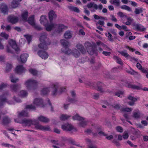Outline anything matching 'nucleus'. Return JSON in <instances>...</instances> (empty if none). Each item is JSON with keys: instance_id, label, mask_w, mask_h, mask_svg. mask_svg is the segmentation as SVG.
I'll use <instances>...</instances> for the list:
<instances>
[{"instance_id": "40", "label": "nucleus", "mask_w": 148, "mask_h": 148, "mask_svg": "<svg viewBox=\"0 0 148 148\" xmlns=\"http://www.w3.org/2000/svg\"><path fill=\"white\" fill-rule=\"evenodd\" d=\"M12 68V66L11 64L8 63L6 64V66L5 69V72L8 73L9 72Z\"/></svg>"}, {"instance_id": "4", "label": "nucleus", "mask_w": 148, "mask_h": 148, "mask_svg": "<svg viewBox=\"0 0 148 148\" xmlns=\"http://www.w3.org/2000/svg\"><path fill=\"white\" fill-rule=\"evenodd\" d=\"M62 128L63 130L66 131H77L76 129L72 125L68 123L62 125Z\"/></svg>"}, {"instance_id": "7", "label": "nucleus", "mask_w": 148, "mask_h": 148, "mask_svg": "<svg viewBox=\"0 0 148 148\" xmlns=\"http://www.w3.org/2000/svg\"><path fill=\"white\" fill-rule=\"evenodd\" d=\"M38 84V82L36 81L31 79L27 80L25 83L26 86L28 88L31 86L36 85Z\"/></svg>"}, {"instance_id": "49", "label": "nucleus", "mask_w": 148, "mask_h": 148, "mask_svg": "<svg viewBox=\"0 0 148 148\" xmlns=\"http://www.w3.org/2000/svg\"><path fill=\"white\" fill-rule=\"evenodd\" d=\"M121 8L122 9L128 11H131V8L129 7L126 5L121 6Z\"/></svg>"}, {"instance_id": "28", "label": "nucleus", "mask_w": 148, "mask_h": 148, "mask_svg": "<svg viewBox=\"0 0 148 148\" xmlns=\"http://www.w3.org/2000/svg\"><path fill=\"white\" fill-rule=\"evenodd\" d=\"M28 22L31 25H34L35 23L34 19V16L32 15L30 17L28 20Z\"/></svg>"}, {"instance_id": "16", "label": "nucleus", "mask_w": 148, "mask_h": 148, "mask_svg": "<svg viewBox=\"0 0 148 148\" xmlns=\"http://www.w3.org/2000/svg\"><path fill=\"white\" fill-rule=\"evenodd\" d=\"M25 69L22 65H18L15 69V72L18 74H21L24 72Z\"/></svg>"}, {"instance_id": "25", "label": "nucleus", "mask_w": 148, "mask_h": 148, "mask_svg": "<svg viewBox=\"0 0 148 148\" xmlns=\"http://www.w3.org/2000/svg\"><path fill=\"white\" fill-rule=\"evenodd\" d=\"M60 42L63 46L65 48L70 46L69 43L68 41L65 40L64 39H62L60 40Z\"/></svg>"}, {"instance_id": "62", "label": "nucleus", "mask_w": 148, "mask_h": 148, "mask_svg": "<svg viewBox=\"0 0 148 148\" xmlns=\"http://www.w3.org/2000/svg\"><path fill=\"white\" fill-rule=\"evenodd\" d=\"M25 36L27 40L28 43H29L32 40L31 36H29L28 35H25Z\"/></svg>"}, {"instance_id": "60", "label": "nucleus", "mask_w": 148, "mask_h": 148, "mask_svg": "<svg viewBox=\"0 0 148 148\" xmlns=\"http://www.w3.org/2000/svg\"><path fill=\"white\" fill-rule=\"evenodd\" d=\"M127 143L129 144L131 147H133L134 148H136L137 147V145H134L132 143V142L130 141L129 140H127Z\"/></svg>"}, {"instance_id": "26", "label": "nucleus", "mask_w": 148, "mask_h": 148, "mask_svg": "<svg viewBox=\"0 0 148 148\" xmlns=\"http://www.w3.org/2000/svg\"><path fill=\"white\" fill-rule=\"evenodd\" d=\"M49 45H47L46 43H44V42H41L38 46L40 48L44 50H46L48 49L47 46Z\"/></svg>"}, {"instance_id": "23", "label": "nucleus", "mask_w": 148, "mask_h": 148, "mask_svg": "<svg viewBox=\"0 0 148 148\" xmlns=\"http://www.w3.org/2000/svg\"><path fill=\"white\" fill-rule=\"evenodd\" d=\"M71 54L74 57L76 58L78 57L80 55L79 52L75 49L73 50Z\"/></svg>"}, {"instance_id": "58", "label": "nucleus", "mask_w": 148, "mask_h": 148, "mask_svg": "<svg viewBox=\"0 0 148 148\" xmlns=\"http://www.w3.org/2000/svg\"><path fill=\"white\" fill-rule=\"evenodd\" d=\"M106 36L108 37V40L110 41H112V35L110 32H108L106 34Z\"/></svg>"}, {"instance_id": "13", "label": "nucleus", "mask_w": 148, "mask_h": 148, "mask_svg": "<svg viewBox=\"0 0 148 148\" xmlns=\"http://www.w3.org/2000/svg\"><path fill=\"white\" fill-rule=\"evenodd\" d=\"M59 86V85L58 83L53 84L51 86V91L53 95H56L58 92H57V88Z\"/></svg>"}, {"instance_id": "59", "label": "nucleus", "mask_w": 148, "mask_h": 148, "mask_svg": "<svg viewBox=\"0 0 148 148\" xmlns=\"http://www.w3.org/2000/svg\"><path fill=\"white\" fill-rule=\"evenodd\" d=\"M34 28L37 30H41L42 28H41L39 25H37L35 23L34 24V25L32 26Z\"/></svg>"}, {"instance_id": "54", "label": "nucleus", "mask_w": 148, "mask_h": 148, "mask_svg": "<svg viewBox=\"0 0 148 148\" xmlns=\"http://www.w3.org/2000/svg\"><path fill=\"white\" fill-rule=\"evenodd\" d=\"M112 106L114 108L118 109L120 108V105L116 103H115L112 105Z\"/></svg>"}, {"instance_id": "36", "label": "nucleus", "mask_w": 148, "mask_h": 148, "mask_svg": "<svg viewBox=\"0 0 148 148\" xmlns=\"http://www.w3.org/2000/svg\"><path fill=\"white\" fill-rule=\"evenodd\" d=\"M73 119L74 120H78L80 121L84 120L83 118L81 117L78 114H76L74 116H73Z\"/></svg>"}, {"instance_id": "63", "label": "nucleus", "mask_w": 148, "mask_h": 148, "mask_svg": "<svg viewBox=\"0 0 148 148\" xmlns=\"http://www.w3.org/2000/svg\"><path fill=\"white\" fill-rule=\"evenodd\" d=\"M35 108V106L32 105H27L26 106V109H34Z\"/></svg>"}, {"instance_id": "14", "label": "nucleus", "mask_w": 148, "mask_h": 148, "mask_svg": "<svg viewBox=\"0 0 148 148\" xmlns=\"http://www.w3.org/2000/svg\"><path fill=\"white\" fill-rule=\"evenodd\" d=\"M33 103L36 106H38L41 107L43 106V101L42 99H35L33 101Z\"/></svg>"}, {"instance_id": "35", "label": "nucleus", "mask_w": 148, "mask_h": 148, "mask_svg": "<svg viewBox=\"0 0 148 148\" xmlns=\"http://www.w3.org/2000/svg\"><path fill=\"white\" fill-rule=\"evenodd\" d=\"M110 2L112 4H114L117 6H119L120 5L119 0H110Z\"/></svg>"}, {"instance_id": "22", "label": "nucleus", "mask_w": 148, "mask_h": 148, "mask_svg": "<svg viewBox=\"0 0 148 148\" xmlns=\"http://www.w3.org/2000/svg\"><path fill=\"white\" fill-rule=\"evenodd\" d=\"M87 6L88 8H94L96 10L98 9V6L93 2H91L88 3Z\"/></svg>"}, {"instance_id": "33", "label": "nucleus", "mask_w": 148, "mask_h": 148, "mask_svg": "<svg viewBox=\"0 0 148 148\" xmlns=\"http://www.w3.org/2000/svg\"><path fill=\"white\" fill-rule=\"evenodd\" d=\"M93 17L96 20H107L106 17H105L102 16H99L96 14H94Z\"/></svg>"}, {"instance_id": "20", "label": "nucleus", "mask_w": 148, "mask_h": 148, "mask_svg": "<svg viewBox=\"0 0 148 148\" xmlns=\"http://www.w3.org/2000/svg\"><path fill=\"white\" fill-rule=\"evenodd\" d=\"M38 119L39 121L45 123H47L49 121V119L42 116L38 117Z\"/></svg>"}, {"instance_id": "32", "label": "nucleus", "mask_w": 148, "mask_h": 148, "mask_svg": "<svg viewBox=\"0 0 148 148\" xmlns=\"http://www.w3.org/2000/svg\"><path fill=\"white\" fill-rule=\"evenodd\" d=\"M113 58L116 60V62L118 64H120L121 65H123V63L121 58H119L116 56H114L113 57Z\"/></svg>"}, {"instance_id": "18", "label": "nucleus", "mask_w": 148, "mask_h": 148, "mask_svg": "<svg viewBox=\"0 0 148 148\" xmlns=\"http://www.w3.org/2000/svg\"><path fill=\"white\" fill-rule=\"evenodd\" d=\"M118 52L122 56H124L127 59H130L131 58V56L127 53L126 50L119 51Z\"/></svg>"}, {"instance_id": "48", "label": "nucleus", "mask_w": 148, "mask_h": 148, "mask_svg": "<svg viewBox=\"0 0 148 148\" xmlns=\"http://www.w3.org/2000/svg\"><path fill=\"white\" fill-rule=\"evenodd\" d=\"M143 11L142 8H136L135 9V13L136 14H138L142 13Z\"/></svg>"}, {"instance_id": "37", "label": "nucleus", "mask_w": 148, "mask_h": 148, "mask_svg": "<svg viewBox=\"0 0 148 148\" xmlns=\"http://www.w3.org/2000/svg\"><path fill=\"white\" fill-rule=\"evenodd\" d=\"M128 87L129 88H130L133 89L140 90V87L139 86L130 84H129L128 85Z\"/></svg>"}, {"instance_id": "31", "label": "nucleus", "mask_w": 148, "mask_h": 148, "mask_svg": "<svg viewBox=\"0 0 148 148\" xmlns=\"http://www.w3.org/2000/svg\"><path fill=\"white\" fill-rule=\"evenodd\" d=\"M19 4V3L15 0H13L11 6L13 8H16L17 7Z\"/></svg>"}, {"instance_id": "9", "label": "nucleus", "mask_w": 148, "mask_h": 148, "mask_svg": "<svg viewBox=\"0 0 148 148\" xmlns=\"http://www.w3.org/2000/svg\"><path fill=\"white\" fill-rule=\"evenodd\" d=\"M48 15L49 21L51 22H52L53 20L57 17L55 12L53 10H51L48 12Z\"/></svg>"}, {"instance_id": "64", "label": "nucleus", "mask_w": 148, "mask_h": 148, "mask_svg": "<svg viewBox=\"0 0 148 148\" xmlns=\"http://www.w3.org/2000/svg\"><path fill=\"white\" fill-rule=\"evenodd\" d=\"M7 86V85L6 84L2 83L0 85V90H1L4 88H5Z\"/></svg>"}, {"instance_id": "44", "label": "nucleus", "mask_w": 148, "mask_h": 148, "mask_svg": "<svg viewBox=\"0 0 148 148\" xmlns=\"http://www.w3.org/2000/svg\"><path fill=\"white\" fill-rule=\"evenodd\" d=\"M62 51L65 53V54L69 55L71 53H72V52L71 49L66 48L65 50H64L63 49H62Z\"/></svg>"}, {"instance_id": "21", "label": "nucleus", "mask_w": 148, "mask_h": 148, "mask_svg": "<svg viewBox=\"0 0 148 148\" xmlns=\"http://www.w3.org/2000/svg\"><path fill=\"white\" fill-rule=\"evenodd\" d=\"M97 132L99 135H103L106 136V138L108 140H110L113 138V136L112 135H110L108 136H107V135L105 134L104 132H103L102 131H100L99 132L98 130H97Z\"/></svg>"}, {"instance_id": "38", "label": "nucleus", "mask_w": 148, "mask_h": 148, "mask_svg": "<svg viewBox=\"0 0 148 148\" xmlns=\"http://www.w3.org/2000/svg\"><path fill=\"white\" fill-rule=\"evenodd\" d=\"M69 8L71 11H73L79 13L80 12L79 10L77 7L71 6L69 7Z\"/></svg>"}, {"instance_id": "56", "label": "nucleus", "mask_w": 148, "mask_h": 148, "mask_svg": "<svg viewBox=\"0 0 148 148\" xmlns=\"http://www.w3.org/2000/svg\"><path fill=\"white\" fill-rule=\"evenodd\" d=\"M11 81L12 82L16 83L18 81V78H14L12 75H11L10 76Z\"/></svg>"}, {"instance_id": "2", "label": "nucleus", "mask_w": 148, "mask_h": 148, "mask_svg": "<svg viewBox=\"0 0 148 148\" xmlns=\"http://www.w3.org/2000/svg\"><path fill=\"white\" fill-rule=\"evenodd\" d=\"M12 49H14L16 52L20 50L19 48L17 47L15 41L12 39H10L8 41V45L6 46V50L8 53H12L13 52Z\"/></svg>"}, {"instance_id": "41", "label": "nucleus", "mask_w": 148, "mask_h": 148, "mask_svg": "<svg viewBox=\"0 0 148 148\" xmlns=\"http://www.w3.org/2000/svg\"><path fill=\"white\" fill-rule=\"evenodd\" d=\"M28 93L25 91L22 90L20 91L19 95L22 97H25L27 96Z\"/></svg>"}, {"instance_id": "8", "label": "nucleus", "mask_w": 148, "mask_h": 148, "mask_svg": "<svg viewBox=\"0 0 148 148\" xmlns=\"http://www.w3.org/2000/svg\"><path fill=\"white\" fill-rule=\"evenodd\" d=\"M34 125H35V127L37 129L46 131H49L50 130L49 126H43L38 123H36V122L35 123Z\"/></svg>"}, {"instance_id": "53", "label": "nucleus", "mask_w": 148, "mask_h": 148, "mask_svg": "<svg viewBox=\"0 0 148 148\" xmlns=\"http://www.w3.org/2000/svg\"><path fill=\"white\" fill-rule=\"evenodd\" d=\"M10 119L7 117H5L3 119V122L5 124L9 123H10Z\"/></svg>"}, {"instance_id": "55", "label": "nucleus", "mask_w": 148, "mask_h": 148, "mask_svg": "<svg viewBox=\"0 0 148 148\" xmlns=\"http://www.w3.org/2000/svg\"><path fill=\"white\" fill-rule=\"evenodd\" d=\"M87 125V121H81L79 123V126L82 127H84Z\"/></svg>"}, {"instance_id": "11", "label": "nucleus", "mask_w": 148, "mask_h": 148, "mask_svg": "<svg viewBox=\"0 0 148 148\" xmlns=\"http://www.w3.org/2000/svg\"><path fill=\"white\" fill-rule=\"evenodd\" d=\"M85 46L88 52L90 55H92L94 53V51L91 46V44L89 42H86Z\"/></svg>"}, {"instance_id": "45", "label": "nucleus", "mask_w": 148, "mask_h": 148, "mask_svg": "<svg viewBox=\"0 0 148 148\" xmlns=\"http://www.w3.org/2000/svg\"><path fill=\"white\" fill-rule=\"evenodd\" d=\"M49 92V90L48 88H45L41 91V94L43 95L47 94Z\"/></svg>"}, {"instance_id": "27", "label": "nucleus", "mask_w": 148, "mask_h": 148, "mask_svg": "<svg viewBox=\"0 0 148 148\" xmlns=\"http://www.w3.org/2000/svg\"><path fill=\"white\" fill-rule=\"evenodd\" d=\"M128 99L131 100L132 101L131 102H128V104L131 106H133L134 104V102L136 101L137 100V99L134 98L132 96H130L128 97Z\"/></svg>"}, {"instance_id": "39", "label": "nucleus", "mask_w": 148, "mask_h": 148, "mask_svg": "<svg viewBox=\"0 0 148 148\" xmlns=\"http://www.w3.org/2000/svg\"><path fill=\"white\" fill-rule=\"evenodd\" d=\"M30 73L33 75H36L38 73V71L35 69H31L29 70Z\"/></svg>"}, {"instance_id": "57", "label": "nucleus", "mask_w": 148, "mask_h": 148, "mask_svg": "<svg viewBox=\"0 0 148 148\" xmlns=\"http://www.w3.org/2000/svg\"><path fill=\"white\" fill-rule=\"evenodd\" d=\"M123 138L124 139H127L129 137V135L127 132H125L122 135Z\"/></svg>"}, {"instance_id": "12", "label": "nucleus", "mask_w": 148, "mask_h": 148, "mask_svg": "<svg viewBox=\"0 0 148 148\" xmlns=\"http://www.w3.org/2000/svg\"><path fill=\"white\" fill-rule=\"evenodd\" d=\"M133 26L134 28V29L140 31H144L146 29L143 26L140 24L134 23L133 24Z\"/></svg>"}, {"instance_id": "19", "label": "nucleus", "mask_w": 148, "mask_h": 148, "mask_svg": "<svg viewBox=\"0 0 148 148\" xmlns=\"http://www.w3.org/2000/svg\"><path fill=\"white\" fill-rule=\"evenodd\" d=\"M0 10L4 14H6L8 11V8L7 5L4 3L2 4L0 8Z\"/></svg>"}, {"instance_id": "29", "label": "nucleus", "mask_w": 148, "mask_h": 148, "mask_svg": "<svg viewBox=\"0 0 148 148\" xmlns=\"http://www.w3.org/2000/svg\"><path fill=\"white\" fill-rule=\"evenodd\" d=\"M28 116V113L26 111H23L21 112H18V117L22 116L26 117Z\"/></svg>"}, {"instance_id": "43", "label": "nucleus", "mask_w": 148, "mask_h": 148, "mask_svg": "<svg viewBox=\"0 0 148 148\" xmlns=\"http://www.w3.org/2000/svg\"><path fill=\"white\" fill-rule=\"evenodd\" d=\"M71 116L66 114H62L60 117V119L62 120H65L69 118Z\"/></svg>"}, {"instance_id": "10", "label": "nucleus", "mask_w": 148, "mask_h": 148, "mask_svg": "<svg viewBox=\"0 0 148 148\" xmlns=\"http://www.w3.org/2000/svg\"><path fill=\"white\" fill-rule=\"evenodd\" d=\"M8 21L14 24L17 23L18 20V18L17 17L14 15H10L8 16L7 18Z\"/></svg>"}, {"instance_id": "30", "label": "nucleus", "mask_w": 148, "mask_h": 148, "mask_svg": "<svg viewBox=\"0 0 148 148\" xmlns=\"http://www.w3.org/2000/svg\"><path fill=\"white\" fill-rule=\"evenodd\" d=\"M72 34L69 31H67L64 34V36L66 39H70L72 36Z\"/></svg>"}, {"instance_id": "17", "label": "nucleus", "mask_w": 148, "mask_h": 148, "mask_svg": "<svg viewBox=\"0 0 148 148\" xmlns=\"http://www.w3.org/2000/svg\"><path fill=\"white\" fill-rule=\"evenodd\" d=\"M76 48L79 49L83 54L85 53L86 50L83 45L80 43H78L76 45Z\"/></svg>"}, {"instance_id": "24", "label": "nucleus", "mask_w": 148, "mask_h": 148, "mask_svg": "<svg viewBox=\"0 0 148 148\" xmlns=\"http://www.w3.org/2000/svg\"><path fill=\"white\" fill-rule=\"evenodd\" d=\"M28 57V55L27 53L22 54L20 57V59L21 62L23 63H25L27 60V58Z\"/></svg>"}, {"instance_id": "5", "label": "nucleus", "mask_w": 148, "mask_h": 148, "mask_svg": "<svg viewBox=\"0 0 148 148\" xmlns=\"http://www.w3.org/2000/svg\"><path fill=\"white\" fill-rule=\"evenodd\" d=\"M40 21L41 23L44 25L46 29L47 26L51 25V23L49 24L48 23V21L45 15H42L40 16Z\"/></svg>"}, {"instance_id": "34", "label": "nucleus", "mask_w": 148, "mask_h": 148, "mask_svg": "<svg viewBox=\"0 0 148 148\" xmlns=\"http://www.w3.org/2000/svg\"><path fill=\"white\" fill-rule=\"evenodd\" d=\"M28 15V12L27 11H25L23 12L21 15L22 18L23 20L26 21Z\"/></svg>"}, {"instance_id": "6", "label": "nucleus", "mask_w": 148, "mask_h": 148, "mask_svg": "<svg viewBox=\"0 0 148 148\" xmlns=\"http://www.w3.org/2000/svg\"><path fill=\"white\" fill-rule=\"evenodd\" d=\"M40 40L41 42L46 43L47 45L50 44V42L49 40V39L47 37V35L45 34H43L41 36Z\"/></svg>"}, {"instance_id": "51", "label": "nucleus", "mask_w": 148, "mask_h": 148, "mask_svg": "<svg viewBox=\"0 0 148 148\" xmlns=\"http://www.w3.org/2000/svg\"><path fill=\"white\" fill-rule=\"evenodd\" d=\"M115 95L119 97H122L123 95V92L121 91H119L115 93Z\"/></svg>"}, {"instance_id": "52", "label": "nucleus", "mask_w": 148, "mask_h": 148, "mask_svg": "<svg viewBox=\"0 0 148 148\" xmlns=\"http://www.w3.org/2000/svg\"><path fill=\"white\" fill-rule=\"evenodd\" d=\"M11 87L12 90L16 91L20 88V86L18 85H13L11 86Z\"/></svg>"}, {"instance_id": "46", "label": "nucleus", "mask_w": 148, "mask_h": 148, "mask_svg": "<svg viewBox=\"0 0 148 148\" xmlns=\"http://www.w3.org/2000/svg\"><path fill=\"white\" fill-rule=\"evenodd\" d=\"M133 117L136 119L139 118L140 117V113L139 111L138 110L136 112H134Z\"/></svg>"}, {"instance_id": "15", "label": "nucleus", "mask_w": 148, "mask_h": 148, "mask_svg": "<svg viewBox=\"0 0 148 148\" xmlns=\"http://www.w3.org/2000/svg\"><path fill=\"white\" fill-rule=\"evenodd\" d=\"M38 54L42 59H47L48 57V53L45 51L42 50L39 51Z\"/></svg>"}, {"instance_id": "3", "label": "nucleus", "mask_w": 148, "mask_h": 148, "mask_svg": "<svg viewBox=\"0 0 148 148\" xmlns=\"http://www.w3.org/2000/svg\"><path fill=\"white\" fill-rule=\"evenodd\" d=\"M14 121L16 122L22 123L25 126H30L32 125H34L36 122V121L35 120L33 121L31 119H23L21 121H17L16 119H15Z\"/></svg>"}, {"instance_id": "42", "label": "nucleus", "mask_w": 148, "mask_h": 148, "mask_svg": "<svg viewBox=\"0 0 148 148\" xmlns=\"http://www.w3.org/2000/svg\"><path fill=\"white\" fill-rule=\"evenodd\" d=\"M102 84L100 82H98L97 84V86L95 87L98 90L100 91L101 92L102 91V89L101 88V85Z\"/></svg>"}, {"instance_id": "1", "label": "nucleus", "mask_w": 148, "mask_h": 148, "mask_svg": "<svg viewBox=\"0 0 148 148\" xmlns=\"http://www.w3.org/2000/svg\"><path fill=\"white\" fill-rule=\"evenodd\" d=\"M67 28V27L62 24L57 25L55 23H51V25L47 27L46 30L48 31H50L55 29L57 32L59 33L62 32L63 30L66 29Z\"/></svg>"}, {"instance_id": "61", "label": "nucleus", "mask_w": 148, "mask_h": 148, "mask_svg": "<svg viewBox=\"0 0 148 148\" xmlns=\"http://www.w3.org/2000/svg\"><path fill=\"white\" fill-rule=\"evenodd\" d=\"M116 129L117 131L120 132H122L123 131V129L122 127L120 126H117L116 127Z\"/></svg>"}, {"instance_id": "50", "label": "nucleus", "mask_w": 148, "mask_h": 148, "mask_svg": "<svg viewBox=\"0 0 148 148\" xmlns=\"http://www.w3.org/2000/svg\"><path fill=\"white\" fill-rule=\"evenodd\" d=\"M0 36H1L4 38L5 39H7L9 37V35L4 32L1 33L0 34Z\"/></svg>"}, {"instance_id": "47", "label": "nucleus", "mask_w": 148, "mask_h": 148, "mask_svg": "<svg viewBox=\"0 0 148 148\" xmlns=\"http://www.w3.org/2000/svg\"><path fill=\"white\" fill-rule=\"evenodd\" d=\"M105 20H99L98 22H97L96 23V25L97 26H98V25H99L101 26H103L105 24L104 21Z\"/></svg>"}]
</instances>
